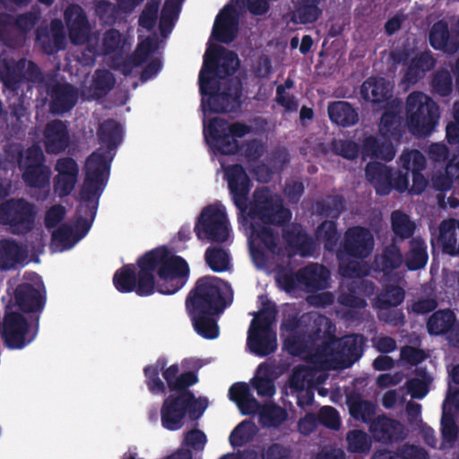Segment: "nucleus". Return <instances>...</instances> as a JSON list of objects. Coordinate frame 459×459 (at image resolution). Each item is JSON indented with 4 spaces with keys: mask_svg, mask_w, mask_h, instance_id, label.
Masks as SVG:
<instances>
[{
    "mask_svg": "<svg viewBox=\"0 0 459 459\" xmlns=\"http://www.w3.org/2000/svg\"><path fill=\"white\" fill-rule=\"evenodd\" d=\"M145 384L152 394H165L160 407L161 426L169 431L179 430L185 425L186 415L192 420L199 419L208 406L206 398L197 399L189 387L198 383L196 372L188 370L180 373L178 363L168 366L167 358L161 356L143 368Z\"/></svg>",
    "mask_w": 459,
    "mask_h": 459,
    "instance_id": "1",
    "label": "nucleus"
},
{
    "mask_svg": "<svg viewBox=\"0 0 459 459\" xmlns=\"http://www.w3.org/2000/svg\"><path fill=\"white\" fill-rule=\"evenodd\" d=\"M225 178L234 205L240 214L260 220L266 225L283 226L291 220V212L283 205L281 198L273 194L268 187L256 188L248 203L251 180L241 164H233L225 169Z\"/></svg>",
    "mask_w": 459,
    "mask_h": 459,
    "instance_id": "2",
    "label": "nucleus"
},
{
    "mask_svg": "<svg viewBox=\"0 0 459 459\" xmlns=\"http://www.w3.org/2000/svg\"><path fill=\"white\" fill-rule=\"evenodd\" d=\"M142 262L140 291L172 295L181 290L189 279L190 269L181 256L173 255L167 247H158L145 253Z\"/></svg>",
    "mask_w": 459,
    "mask_h": 459,
    "instance_id": "3",
    "label": "nucleus"
},
{
    "mask_svg": "<svg viewBox=\"0 0 459 459\" xmlns=\"http://www.w3.org/2000/svg\"><path fill=\"white\" fill-rule=\"evenodd\" d=\"M97 136L106 150L99 148L86 160L85 177L81 187V195L85 201L102 195L108 180L111 162L123 141V127L115 119L108 118L99 126Z\"/></svg>",
    "mask_w": 459,
    "mask_h": 459,
    "instance_id": "4",
    "label": "nucleus"
},
{
    "mask_svg": "<svg viewBox=\"0 0 459 459\" xmlns=\"http://www.w3.org/2000/svg\"><path fill=\"white\" fill-rule=\"evenodd\" d=\"M232 290L216 276L199 278L186 299L187 312H223L232 301Z\"/></svg>",
    "mask_w": 459,
    "mask_h": 459,
    "instance_id": "5",
    "label": "nucleus"
},
{
    "mask_svg": "<svg viewBox=\"0 0 459 459\" xmlns=\"http://www.w3.org/2000/svg\"><path fill=\"white\" fill-rule=\"evenodd\" d=\"M405 116L409 131L417 137L429 135L439 119V108L428 95L412 91L406 99Z\"/></svg>",
    "mask_w": 459,
    "mask_h": 459,
    "instance_id": "6",
    "label": "nucleus"
},
{
    "mask_svg": "<svg viewBox=\"0 0 459 459\" xmlns=\"http://www.w3.org/2000/svg\"><path fill=\"white\" fill-rule=\"evenodd\" d=\"M252 127L242 122L230 124L221 117H213L204 128V135L207 144L214 153L232 155L238 153L241 138L251 133Z\"/></svg>",
    "mask_w": 459,
    "mask_h": 459,
    "instance_id": "7",
    "label": "nucleus"
},
{
    "mask_svg": "<svg viewBox=\"0 0 459 459\" xmlns=\"http://www.w3.org/2000/svg\"><path fill=\"white\" fill-rule=\"evenodd\" d=\"M277 309L271 301L264 304V307L252 320L248 330L247 345L253 354L266 357L277 349L276 332L273 329Z\"/></svg>",
    "mask_w": 459,
    "mask_h": 459,
    "instance_id": "8",
    "label": "nucleus"
},
{
    "mask_svg": "<svg viewBox=\"0 0 459 459\" xmlns=\"http://www.w3.org/2000/svg\"><path fill=\"white\" fill-rule=\"evenodd\" d=\"M36 214L35 206L24 198H11L0 204V224L9 226L13 234L31 231Z\"/></svg>",
    "mask_w": 459,
    "mask_h": 459,
    "instance_id": "9",
    "label": "nucleus"
},
{
    "mask_svg": "<svg viewBox=\"0 0 459 459\" xmlns=\"http://www.w3.org/2000/svg\"><path fill=\"white\" fill-rule=\"evenodd\" d=\"M195 232L200 240L224 243L230 237V222L225 211L213 205L203 209L195 226Z\"/></svg>",
    "mask_w": 459,
    "mask_h": 459,
    "instance_id": "10",
    "label": "nucleus"
},
{
    "mask_svg": "<svg viewBox=\"0 0 459 459\" xmlns=\"http://www.w3.org/2000/svg\"><path fill=\"white\" fill-rule=\"evenodd\" d=\"M204 94H201V106L203 109L210 113H232L236 112L241 107L242 88L239 82L230 84L220 91V82L210 85Z\"/></svg>",
    "mask_w": 459,
    "mask_h": 459,
    "instance_id": "11",
    "label": "nucleus"
},
{
    "mask_svg": "<svg viewBox=\"0 0 459 459\" xmlns=\"http://www.w3.org/2000/svg\"><path fill=\"white\" fill-rule=\"evenodd\" d=\"M375 239L371 231L363 226L349 228L337 251V258H368L373 252Z\"/></svg>",
    "mask_w": 459,
    "mask_h": 459,
    "instance_id": "12",
    "label": "nucleus"
},
{
    "mask_svg": "<svg viewBox=\"0 0 459 459\" xmlns=\"http://www.w3.org/2000/svg\"><path fill=\"white\" fill-rule=\"evenodd\" d=\"M2 336L9 348L22 349L34 340L36 332L30 333L28 320L21 313L5 310Z\"/></svg>",
    "mask_w": 459,
    "mask_h": 459,
    "instance_id": "13",
    "label": "nucleus"
},
{
    "mask_svg": "<svg viewBox=\"0 0 459 459\" xmlns=\"http://www.w3.org/2000/svg\"><path fill=\"white\" fill-rule=\"evenodd\" d=\"M397 163L401 169L411 173L412 185L409 189L410 194H421L428 185L427 179L422 174L427 166L425 156L419 150H404Z\"/></svg>",
    "mask_w": 459,
    "mask_h": 459,
    "instance_id": "14",
    "label": "nucleus"
},
{
    "mask_svg": "<svg viewBox=\"0 0 459 459\" xmlns=\"http://www.w3.org/2000/svg\"><path fill=\"white\" fill-rule=\"evenodd\" d=\"M57 172L53 180V189L56 195L65 198L71 195L78 181L79 166L72 157L57 159L55 164Z\"/></svg>",
    "mask_w": 459,
    "mask_h": 459,
    "instance_id": "15",
    "label": "nucleus"
},
{
    "mask_svg": "<svg viewBox=\"0 0 459 459\" xmlns=\"http://www.w3.org/2000/svg\"><path fill=\"white\" fill-rule=\"evenodd\" d=\"M338 355V338L329 331H321V336L309 354L310 361L316 368L329 370L334 368L336 356Z\"/></svg>",
    "mask_w": 459,
    "mask_h": 459,
    "instance_id": "16",
    "label": "nucleus"
},
{
    "mask_svg": "<svg viewBox=\"0 0 459 459\" xmlns=\"http://www.w3.org/2000/svg\"><path fill=\"white\" fill-rule=\"evenodd\" d=\"M43 144L49 155L65 152L71 144V136L66 121L54 119L48 122L43 130Z\"/></svg>",
    "mask_w": 459,
    "mask_h": 459,
    "instance_id": "17",
    "label": "nucleus"
},
{
    "mask_svg": "<svg viewBox=\"0 0 459 459\" xmlns=\"http://www.w3.org/2000/svg\"><path fill=\"white\" fill-rule=\"evenodd\" d=\"M145 258V253L139 256L136 264H127L117 269L113 275V284L120 293L134 291L140 297H147L152 294H144L140 291L142 278V261Z\"/></svg>",
    "mask_w": 459,
    "mask_h": 459,
    "instance_id": "18",
    "label": "nucleus"
},
{
    "mask_svg": "<svg viewBox=\"0 0 459 459\" xmlns=\"http://www.w3.org/2000/svg\"><path fill=\"white\" fill-rule=\"evenodd\" d=\"M368 429L375 441L385 445L400 442L406 437L403 424L385 414L377 416Z\"/></svg>",
    "mask_w": 459,
    "mask_h": 459,
    "instance_id": "19",
    "label": "nucleus"
},
{
    "mask_svg": "<svg viewBox=\"0 0 459 459\" xmlns=\"http://www.w3.org/2000/svg\"><path fill=\"white\" fill-rule=\"evenodd\" d=\"M15 305L23 313H41L46 304V290L43 284L40 289L31 283H20L14 290Z\"/></svg>",
    "mask_w": 459,
    "mask_h": 459,
    "instance_id": "20",
    "label": "nucleus"
},
{
    "mask_svg": "<svg viewBox=\"0 0 459 459\" xmlns=\"http://www.w3.org/2000/svg\"><path fill=\"white\" fill-rule=\"evenodd\" d=\"M47 91L51 97L49 109L54 115H63L71 111L78 101V91L71 83L47 84Z\"/></svg>",
    "mask_w": 459,
    "mask_h": 459,
    "instance_id": "21",
    "label": "nucleus"
},
{
    "mask_svg": "<svg viewBox=\"0 0 459 459\" xmlns=\"http://www.w3.org/2000/svg\"><path fill=\"white\" fill-rule=\"evenodd\" d=\"M65 21L70 40L74 45H82L88 41L90 24L84 11L80 5H69L65 11Z\"/></svg>",
    "mask_w": 459,
    "mask_h": 459,
    "instance_id": "22",
    "label": "nucleus"
},
{
    "mask_svg": "<svg viewBox=\"0 0 459 459\" xmlns=\"http://www.w3.org/2000/svg\"><path fill=\"white\" fill-rule=\"evenodd\" d=\"M233 12L230 5H226L217 15L212 29V36L217 41L230 44L237 38L238 20Z\"/></svg>",
    "mask_w": 459,
    "mask_h": 459,
    "instance_id": "23",
    "label": "nucleus"
},
{
    "mask_svg": "<svg viewBox=\"0 0 459 459\" xmlns=\"http://www.w3.org/2000/svg\"><path fill=\"white\" fill-rule=\"evenodd\" d=\"M367 338L361 333H351L338 338V355L344 367H351L363 355Z\"/></svg>",
    "mask_w": 459,
    "mask_h": 459,
    "instance_id": "24",
    "label": "nucleus"
},
{
    "mask_svg": "<svg viewBox=\"0 0 459 459\" xmlns=\"http://www.w3.org/2000/svg\"><path fill=\"white\" fill-rule=\"evenodd\" d=\"M429 44L437 50L455 54L459 50V39L455 34H450L448 24L439 20L433 24L429 31Z\"/></svg>",
    "mask_w": 459,
    "mask_h": 459,
    "instance_id": "25",
    "label": "nucleus"
},
{
    "mask_svg": "<svg viewBox=\"0 0 459 459\" xmlns=\"http://www.w3.org/2000/svg\"><path fill=\"white\" fill-rule=\"evenodd\" d=\"M282 238L288 247L301 256L312 255L315 244L300 225L291 224L282 229Z\"/></svg>",
    "mask_w": 459,
    "mask_h": 459,
    "instance_id": "26",
    "label": "nucleus"
},
{
    "mask_svg": "<svg viewBox=\"0 0 459 459\" xmlns=\"http://www.w3.org/2000/svg\"><path fill=\"white\" fill-rule=\"evenodd\" d=\"M392 171L390 167L378 161H370L366 165V178L374 186L377 195H387L391 193Z\"/></svg>",
    "mask_w": 459,
    "mask_h": 459,
    "instance_id": "27",
    "label": "nucleus"
},
{
    "mask_svg": "<svg viewBox=\"0 0 459 459\" xmlns=\"http://www.w3.org/2000/svg\"><path fill=\"white\" fill-rule=\"evenodd\" d=\"M301 285L311 291L323 290L328 288L329 270L323 264L313 263L299 270Z\"/></svg>",
    "mask_w": 459,
    "mask_h": 459,
    "instance_id": "28",
    "label": "nucleus"
},
{
    "mask_svg": "<svg viewBox=\"0 0 459 459\" xmlns=\"http://www.w3.org/2000/svg\"><path fill=\"white\" fill-rule=\"evenodd\" d=\"M223 51L224 48L216 47L212 51L205 53L198 78L200 94H204L206 89L211 88L210 85L219 82L213 77L219 78L220 52Z\"/></svg>",
    "mask_w": 459,
    "mask_h": 459,
    "instance_id": "29",
    "label": "nucleus"
},
{
    "mask_svg": "<svg viewBox=\"0 0 459 459\" xmlns=\"http://www.w3.org/2000/svg\"><path fill=\"white\" fill-rule=\"evenodd\" d=\"M346 404L351 416L366 424H370L376 418L377 405L369 400H364L357 392H351L346 396Z\"/></svg>",
    "mask_w": 459,
    "mask_h": 459,
    "instance_id": "30",
    "label": "nucleus"
},
{
    "mask_svg": "<svg viewBox=\"0 0 459 459\" xmlns=\"http://www.w3.org/2000/svg\"><path fill=\"white\" fill-rule=\"evenodd\" d=\"M321 336V328L317 327L308 334L294 333L288 335L283 341L285 351L292 356H300L302 354H310L313 350V344L319 340Z\"/></svg>",
    "mask_w": 459,
    "mask_h": 459,
    "instance_id": "31",
    "label": "nucleus"
},
{
    "mask_svg": "<svg viewBox=\"0 0 459 459\" xmlns=\"http://www.w3.org/2000/svg\"><path fill=\"white\" fill-rule=\"evenodd\" d=\"M360 94L364 100L379 104L392 97V88L385 78L369 77L362 83Z\"/></svg>",
    "mask_w": 459,
    "mask_h": 459,
    "instance_id": "32",
    "label": "nucleus"
},
{
    "mask_svg": "<svg viewBox=\"0 0 459 459\" xmlns=\"http://www.w3.org/2000/svg\"><path fill=\"white\" fill-rule=\"evenodd\" d=\"M429 261L428 246L420 237L411 238L409 249L403 255V263L409 271H419L427 265Z\"/></svg>",
    "mask_w": 459,
    "mask_h": 459,
    "instance_id": "33",
    "label": "nucleus"
},
{
    "mask_svg": "<svg viewBox=\"0 0 459 459\" xmlns=\"http://www.w3.org/2000/svg\"><path fill=\"white\" fill-rule=\"evenodd\" d=\"M195 331L203 338L212 340L219 336L216 316L222 312H187Z\"/></svg>",
    "mask_w": 459,
    "mask_h": 459,
    "instance_id": "34",
    "label": "nucleus"
},
{
    "mask_svg": "<svg viewBox=\"0 0 459 459\" xmlns=\"http://www.w3.org/2000/svg\"><path fill=\"white\" fill-rule=\"evenodd\" d=\"M436 59L430 51H424L416 55L409 64L403 79L406 82L415 84L422 79L426 73L434 68Z\"/></svg>",
    "mask_w": 459,
    "mask_h": 459,
    "instance_id": "35",
    "label": "nucleus"
},
{
    "mask_svg": "<svg viewBox=\"0 0 459 459\" xmlns=\"http://www.w3.org/2000/svg\"><path fill=\"white\" fill-rule=\"evenodd\" d=\"M363 160L367 158L392 160L395 156V149L391 143L381 142L377 136H366L359 149Z\"/></svg>",
    "mask_w": 459,
    "mask_h": 459,
    "instance_id": "36",
    "label": "nucleus"
},
{
    "mask_svg": "<svg viewBox=\"0 0 459 459\" xmlns=\"http://www.w3.org/2000/svg\"><path fill=\"white\" fill-rule=\"evenodd\" d=\"M327 113L330 120L342 127L354 126L359 121V114L352 105L344 100L328 103Z\"/></svg>",
    "mask_w": 459,
    "mask_h": 459,
    "instance_id": "37",
    "label": "nucleus"
},
{
    "mask_svg": "<svg viewBox=\"0 0 459 459\" xmlns=\"http://www.w3.org/2000/svg\"><path fill=\"white\" fill-rule=\"evenodd\" d=\"M26 38L13 22V14L0 13V42L9 48H19L23 46Z\"/></svg>",
    "mask_w": 459,
    "mask_h": 459,
    "instance_id": "38",
    "label": "nucleus"
},
{
    "mask_svg": "<svg viewBox=\"0 0 459 459\" xmlns=\"http://www.w3.org/2000/svg\"><path fill=\"white\" fill-rule=\"evenodd\" d=\"M403 263V255L396 243L392 242L384 247L382 253L375 257L376 270L389 274L401 267Z\"/></svg>",
    "mask_w": 459,
    "mask_h": 459,
    "instance_id": "39",
    "label": "nucleus"
},
{
    "mask_svg": "<svg viewBox=\"0 0 459 459\" xmlns=\"http://www.w3.org/2000/svg\"><path fill=\"white\" fill-rule=\"evenodd\" d=\"M379 131L388 141L399 142L405 132L403 117L394 110H385L380 120Z\"/></svg>",
    "mask_w": 459,
    "mask_h": 459,
    "instance_id": "40",
    "label": "nucleus"
},
{
    "mask_svg": "<svg viewBox=\"0 0 459 459\" xmlns=\"http://www.w3.org/2000/svg\"><path fill=\"white\" fill-rule=\"evenodd\" d=\"M455 322L456 316L453 310L438 309L429 317L426 326L430 335H444L449 333Z\"/></svg>",
    "mask_w": 459,
    "mask_h": 459,
    "instance_id": "41",
    "label": "nucleus"
},
{
    "mask_svg": "<svg viewBox=\"0 0 459 459\" xmlns=\"http://www.w3.org/2000/svg\"><path fill=\"white\" fill-rule=\"evenodd\" d=\"M439 242L444 254L451 256L459 255V221H444L440 226Z\"/></svg>",
    "mask_w": 459,
    "mask_h": 459,
    "instance_id": "42",
    "label": "nucleus"
},
{
    "mask_svg": "<svg viewBox=\"0 0 459 459\" xmlns=\"http://www.w3.org/2000/svg\"><path fill=\"white\" fill-rule=\"evenodd\" d=\"M371 459H429L427 451L414 445H403L395 452L390 450H377Z\"/></svg>",
    "mask_w": 459,
    "mask_h": 459,
    "instance_id": "43",
    "label": "nucleus"
},
{
    "mask_svg": "<svg viewBox=\"0 0 459 459\" xmlns=\"http://www.w3.org/2000/svg\"><path fill=\"white\" fill-rule=\"evenodd\" d=\"M22 171V180L27 186L38 189L47 188V191H49V183L51 176L49 167H48L47 165L36 168L30 167V169H26Z\"/></svg>",
    "mask_w": 459,
    "mask_h": 459,
    "instance_id": "44",
    "label": "nucleus"
},
{
    "mask_svg": "<svg viewBox=\"0 0 459 459\" xmlns=\"http://www.w3.org/2000/svg\"><path fill=\"white\" fill-rule=\"evenodd\" d=\"M0 79L6 87L17 90L22 82V75L18 62L12 58L0 56Z\"/></svg>",
    "mask_w": 459,
    "mask_h": 459,
    "instance_id": "45",
    "label": "nucleus"
},
{
    "mask_svg": "<svg viewBox=\"0 0 459 459\" xmlns=\"http://www.w3.org/2000/svg\"><path fill=\"white\" fill-rule=\"evenodd\" d=\"M391 228L394 235L403 240L413 236L416 225L408 214L396 210L391 214Z\"/></svg>",
    "mask_w": 459,
    "mask_h": 459,
    "instance_id": "46",
    "label": "nucleus"
},
{
    "mask_svg": "<svg viewBox=\"0 0 459 459\" xmlns=\"http://www.w3.org/2000/svg\"><path fill=\"white\" fill-rule=\"evenodd\" d=\"M204 260L210 269L215 273L225 272L230 265L229 253L219 247H209L205 250Z\"/></svg>",
    "mask_w": 459,
    "mask_h": 459,
    "instance_id": "47",
    "label": "nucleus"
},
{
    "mask_svg": "<svg viewBox=\"0 0 459 459\" xmlns=\"http://www.w3.org/2000/svg\"><path fill=\"white\" fill-rule=\"evenodd\" d=\"M316 235L318 239L323 241L325 250L330 252L335 250L340 238L335 221H324L318 225Z\"/></svg>",
    "mask_w": 459,
    "mask_h": 459,
    "instance_id": "48",
    "label": "nucleus"
},
{
    "mask_svg": "<svg viewBox=\"0 0 459 459\" xmlns=\"http://www.w3.org/2000/svg\"><path fill=\"white\" fill-rule=\"evenodd\" d=\"M17 163L20 170H24L30 167L36 168L46 165V157L39 145L32 144L24 152L22 151L19 152Z\"/></svg>",
    "mask_w": 459,
    "mask_h": 459,
    "instance_id": "49",
    "label": "nucleus"
},
{
    "mask_svg": "<svg viewBox=\"0 0 459 459\" xmlns=\"http://www.w3.org/2000/svg\"><path fill=\"white\" fill-rule=\"evenodd\" d=\"M22 258L21 246L14 240L6 239L0 244V267L10 268Z\"/></svg>",
    "mask_w": 459,
    "mask_h": 459,
    "instance_id": "50",
    "label": "nucleus"
},
{
    "mask_svg": "<svg viewBox=\"0 0 459 459\" xmlns=\"http://www.w3.org/2000/svg\"><path fill=\"white\" fill-rule=\"evenodd\" d=\"M347 449L351 453L367 454L370 451V437L361 429H352L346 435Z\"/></svg>",
    "mask_w": 459,
    "mask_h": 459,
    "instance_id": "51",
    "label": "nucleus"
},
{
    "mask_svg": "<svg viewBox=\"0 0 459 459\" xmlns=\"http://www.w3.org/2000/svg\"><path fill=\"white\" fill-rule=\"evenodd\" d=\"M431 91L439 97H448L453 91V78L446 69H440L432 74Z\"/></svg>",
    "mask_w": 459,
    "mask_h": 459,
    "instance_id": "52",
    "label": "nucleus"
},
{
    "mask_svg": "<svg viewBox=\"0 0 459 459\" xmlns=\"http://www.w3.org/2000/svg\"><path fill=\"white\" fill-rule=\"evenodd\" d=\"M79 195H81V192L79 193ZM80 199L82 201L87 203L86 209L89 211V215H90L91 219L89 220L87 218L80 216L76 220L74 229V236H75V238H74V241H78L81 238H82L90 230V229L91 227V223H92V221L96 216V213H97L100 197L93 198L91 201H85L82 198V195H80Z\"/></svg>",
    "mask_w": 459,
    "mask_h": 459,
    "instance_id": "53",
    "label": "nucleus"
},
{
    "mask_svg": "<svg viewBox=\"0 0 459 459\" xmlns=\"http://www.w3.org/2000/svg\"><path fill=\"white\" fill-rule=\"evenodd\" d=\"M286 411L274 403L265 404L260 411V421L264 426L279 427L286 420Z\"/></svg>",
    "mask_w": 459,
    "mask_h": 459,
    "instance_id": "54",
    "label": "nucleus"
},
{
    "mask_svg": "<svg viewBox=\"0 0 459 459\" xmlns=\"http://www.w3.org/2000/svg\"><path fill=\"white\" fill-rule=\"evenodd\" d=\"M252 234L255 235L264 246V247L273 254L277 252L279 246V236L268 226L259 223L251 225Z\"/></svg>",
    "mask_w": 459,
    "mask_h": 459,
    "instance_id": "55",
    "label": "nucleus"
},
{
    "mask_svg": "<svg viewBox=\"0 0 459 459\" xmlns=\"http://www.w3.org/2000/svg\"><path fill=\"white\" fill-rule=\"evenodd\" d=\"M115 85L114 75L108 70H97L92 83L93 96L96 99L105 97Z\"/></svg>",
    "mask_w": 459,
    "mask_h": 459,
    "instance_id": "56",
    "label": "nucleus"
},
{
    "mask_svg": "<svg viewBox=\"0 0 459 459\" xmlns=\"http://www.w3.org/2000/svg\"><path fill=\"white\" fill-rule=\"evenodd\" d=\"M320 0H299L296 8V14L302 24L312 23L316 22L321 10L318 7Z\"/></svg>",
    "mask_w": 459,
    "mask_h": 459,
    "instance_id": "57",
    "label": "nucleus"
},
{
    "mask_svg": "<svg viewBox=\"0 0 459 459\" xmlns=\"http://www.w3.org/2000/svg\"><path fill=\"white\" fill-rule=\"evenodd\" d=\"M183 0H165L160 17V30L161 33L170 28L180 13Z\"/></svg>",
    "mask_w": 459,
    "mask_h": 459,
    "instance_id": "58",
    "label": "nucleus"
},
{
    "mask_svg": "<svg viewBox=\"0 0 459 459\" xmlns=\"http://www.w3.org/2000/svg\"><path fill=\"white\" fill-rule=\"evenodd\" d=\"M240 61L236 52L226 50L220 52L219 79L233 75L238 69Z\"/></svg>",
    "mask_w": 459,
    "mask_h": 459,
    "instance_id": "59",
    "label": "nucleus"
},
{
    "mask_svg": "<svg viewBox=\"0 0 459 459\" xmlns=\"http://www.w3.org/2000/svg\"><path fill=\"white\" fill-rule=\"evenodd\" d=\"M405 291L400 286L392 285L387 287L378 297L379 307L382 309L397 307L403 303Z\"/></svg>",
    "mask_w": 459,
    "mask_h": 459,
    "instance_id": "60",
    "label": "nucleus"
},
{
    "mask_svg": "<svg viewBox=\"0 0 459 459\" xmlns=\"http://www.w3.org/2000/svg\"><path fill=\"white\" fill-rule=\"evenodd\" d=\"M18 65H20L22 80L25 79L34 84H41L44 82V74L35 62L22 58L18 61Z\"/></svg>",
    "mask_w": 459,
    "mask_h": 459,
    "instance_id": "61",
    "label": "nucleus"
},
{
    "mask_svg": "<svg viewBox=\"0 0 459 459\" xmlns=\"http://www.w3.org/2000/svg\"><path fill=\"white\" fill-rule=\"evenodd\" d=\"M74 238H75L74 228L64 223L53 231L51 242L53 246H60L62 249L70 248L76 242Z\"/></svg>",
    "mask_w": 459,
    "mask_h": 459,
    "instance_id": "62",
    "label": "nucleus"
},
{
    "mask_svg": "<svg viewBox=\"0 0 459 459\" xmlns=\"http://www.w3.org/2000/svg\"><path fill=\"white\" fill-rule=\"evenodd\" d=\"M332 149L335 154L349 160L357 159L359 153V145L351 140H333Z\"/></svg>",
    "mask_w": 459,
    "mask_h": 459,
    "instance_id": "63",
    "label": "nucleus"
},
{
    "mask_svg": "<svg viewBox=\"0 0 459 459\" xmlns=\"http://www.w3.org/2000/svg\"><path fill=\"white\" fill-rule=\"evenodd\" d=\"M159 7L160 1L151 0L148 2L139 16V25L147 30H152L157 22Z\"/></svg>",
    "mask_w": 459,
    "mask_h": 459,
    "instance_id": "64",
    "label": "nucleus"
}]
</instances>
